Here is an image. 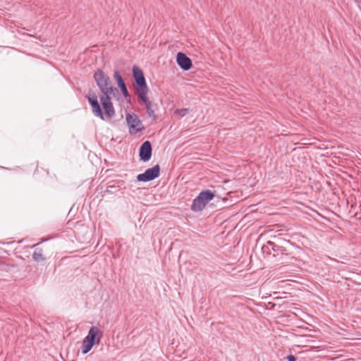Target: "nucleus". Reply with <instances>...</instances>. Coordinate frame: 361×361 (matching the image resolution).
Masks as SVG:
<instances>
[{
    "label": "nucleus",
    "mask_w": 361,
    "mask_h": 361,
    "mask_svg": "<svg viewBox=\"0 0 361 361\" xmlns=\"http://www.w3.org/2000/svg\"><path fill=\"white\" fill-rule=\"evenodd\" d=\"M111 95L115 97L119 96L118 90L114 87L112 84L104 92V94H101L99 97L100 102L104 111H103L101 108L95 92L90 90L86 95V98L92 107L93 114L103 121H104L106 118L111 119L115 116L116 111L111 102Z\"/></svg>",
    "instance_id": "f257e3e1"
},
{
    "label": "nucleus",
    "mask_w": 361,
    "mask_h": 361,
    "mask_svg": "<svg viewBox=\"0 0 361 361\" xmlns=\"http://www.w3.org/2000/svg\"><path fill=\"white\" fill-rule=\"evenodd\" d=\"M133 76L135 80V90L137 99L140 102H143L149 117L153 119L157 118V115L152 108V102L149 101L147 94L149 89L145 78L144 73L141 68L137 66H133L132 68Z\"/></svg>",
    "instance_id": "f03ea898"
},
{
    "label": "nucleus",
    "mask_w": 361,
    "mask_h": 361,
    "mask_svg": "<svg viewBox=\"0 0 361 361\" xmlns=\"http://www.w3.org/2000/svg\"><path fill=\"white\" fill-rule=\"evenodd\" d=\"M262 251L265 257L274 258L279 264H286L291 259L290 255L287 252L286 249L276 245L275 243L268 241L262 247Z\"/></svg>",
    "instance_id": "7ed1b4c3"
},
{
    "label": "nucleus",
    "mask_w": 361,
    "mask_h": 361,
    "mask_svg": "<svg viewBox=\"0 0 361 361\" xmlns=\"http://www.w3.org/2000/svg\"><path fill=\"white\" fill-rule=\"evenodd\" d=\"M104 333L97 326H92L89 329L87 335L83 338L81 350L83 354L89 353L94 345L99 344L103 338Z\"/></svg>",
    "instance_id": "20e7f679"
},
{
    "label": "nucleus",
    "mask_w": 361,
    "mask_h": 361,
    "mask_svg": "<svg viewBox=\"0 0 361 361\" xmlns=\"http://www.w3.org/2000/svg\"><path fill=\"white\" fill-rule=\"evenodd\" d=\"M214 197L215 192L211 190L207 189L201 191L193 200L190 207L191 210L193 212H201Z\"/></svg>",
    "instance_id": "39448f33"
},
{
    "label": "nucleus",
    "mask_w": 361,
    "mask_h": 361,
    "mask_svg": "<svg viewBox=\"0 0 361 361\" xmlns=\"http://www.w3.org/2000/svg\"><path fill=\"white\" fill-rule=\"evenodd\" d=\"M126 121L128 126L130 134L140 133L145 128L142 121L139 118L137 115L133 112L126 114Z\"/></svg>",
    "instance_id": "423d86ee"
},
{
    "label": "nucleus",
    "mask_w": 361,
    "mask_h": 361,
    "mask_svg": "<svg viewBox=\"0 0 361 361\" xmlns=\"http://www.w3.org/2000/svg\"><path fill=\"white\" fill-rule=\"evenodd\" d=\"M93 78L101 92V94H103L104 92H105L112 84L109 76L99 68L94 73Z\"/></svg>",
    "instance_id": "0eeeda50"
},
{
    "label": "nucleus",
    "mask_w": 361,
    "mask_h": 361,
    "mask_svg": "<svg viewBox=\"0 0 361 361\" xmlns=\"http://www.w3.org/2000/svg\"><path fill=\"white\" fill-rule=\"evenodd\" d=\"M160 175V166L156 164L152 168L147 169L144 173L137 176L139 182H149L158 178Z\"/></svg>",
    "instance_id": "6e6552de"
},
{
    "label": "nucleus",
    "mask_w": 361,
    "mask_h": 361,
    "mask_svg": "<svg viewBox=\"0 0 361 361\" xmlns=\"http://www.w3.org/2000/svg\"><path fill=\"white\" fill-rule=\"evenodd\" d=\"M152 144L149 140L145 141L139 149L140 160L143 162H147L150 160L152 157Z\"/></svg>",
    "instance_id": "1a4fd4ad"
},
{
    "label": "nucleus",
    "mask_w": 361,
    "mask_h": 361,
    "mask_svg": "<svg viewBox=\"0 0 361 361\" xmlns=\"http://www.w3.org/2000/svg\"><path fill=\"white\" fill-rule=\"evenodd\" d=\"M176 63L184 71H189L192 66V60L184 53L178 52L176 55Z\"/></svg>",
    "instance_id": "9d476101"
},
{
    "label": "nucleus",
    "mask_w": 361,
    "mask_h": 361,
    "mask_svg": "<svg viewBox=\"0 0 361 361\" xmlns=\"http://www.w3.org/2000/svg\"><path fill=\"white\" fill-rule=\"evenodd\" d=\"M32 259L37 262H42L45 260L42 248H36L32 254Z\"/></svg>",
    "instance_id": "9b49d317"
},
{
    "label": "nucleus",
    "mask_w": 361,
    "mask_h": 361,
    "mask_svg": "<svg viewBox=\"0 0 361 361\" xmlns=\"http://www.w3.org/2000/svg\"><path fill=\"white\" fill-rule=\"evenodd\" d=\"M114 78L115 79L118 87H121L126 85L121 73L118 71H116L114 73Z\"/></svg>",
    "instance_id": "f8f14e48"
},
{
    "label": "nucleus",
    "mask_w": 361,
    "mask_h": 361,
    "mask_svg": "<svg viewBox=\"0 0 361 361\" xmlns=\"http://www.w3.org/2000/svg\"><path fill=\"white\" fill-rule=\"evenodd\" d=\"M189 113V109L183 108L178 109L174 111V114L180 118H182Z\"/></svg>",
    "instance_id": "ddd939ff"
},
{
    "label": "nucleus",
    "mask_w": 361,
    "mask_h": 361,
    "mask_svg": "<svg viewBox=\"0 0 361 361\" xmlns=\"http://www.w3.org/2000/svg\"><path fill=\"white\" fill-rule=\"evenodd\" d=\"M125 99H130V94L127 89L126 85L119 87Z\"/></svg>",
    "instance_id": "4468645a"
},
{
    "label": "nucleus",
    "mask_w": 361,
    "mask_h": 361,
    "mask_svg": "<svg viewBox=\"0 0 361 361\" xmlns=\"http://www.w3.org/2000/svg\"><path fill=\"white\" fill-rule=\"evenodd\" d=\"M286 359L287 361H296V357L292 354L286 356Z\"/></svg>",
    "instance_id": "2eb2a0df"
},
{
    "label": "nucleus",
    "mask_w": 361,
    "mask_h": 361,
    "mask_svg": "<svg viewBox=\"0 0 361 361\" xmlns=\"http://www.w3.org/2000/svg\"><path fill=\"white\" fill-rule=\"evenodd\" d=\"M356 3H360L361 0H354Z\"/></svg>",
    "instance_id": "dca6fc26"
},
{
    "label": "nucleus",
    "mask_w": 361,
    "mask_h": 361,
    "mask_svg": "<svg viewBox=\"0 0 361 361\" xmlns=\"http://www.w3.org/2000/svg\"><path fill=\"white\" fill-rule=\"evenodd\" d=\"M39 245L38 243H37V244H35V245H33V247H36V246H37V245Z\"/></svg>",
    "instance_id": "f3484780"
}]
</instances>
